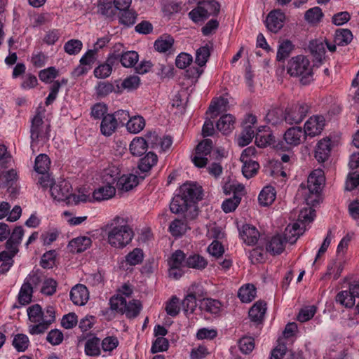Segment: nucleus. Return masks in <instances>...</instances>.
<instances>
[{
	"label": "nucleus",
	"mask_w": 359,
	"mask_h": 359,
	"mask_svg": "<svg viewBox=\"0 0 359 359\" xmlns=\"http://www.w3.org/2000/svg\"><path fill=\"white\" fill-rule=\"evenodd\" d=\"M325 182V177L322 170H315L309 176L306 183H302L299 189L304 196V200L308 205L314 206L318 203L319 194ZM316 216L315 210L311 206L300 210L297 222L288 224L285 229L283 238L285 242L294 244L297 238L304 233L305 226L303 225L311 223Z\"/></svg>",
	"instance_id": "nucleus-1"
},
{
	"label": "nucleus",
	"mask_w": 359,
	"mask_h": 359,
	"mask_svg": "<svg viewBox=\"0 0 359 359\" xmlns=\"http://www.w3.org/2000/svg\"><path fill=\"white\" fill-rule=\"evenodd\" d=\"M178 191L170 204V211L184 214V219H194L198 214L197 203L203 199L202 187L195 182H186Z\"/></svg>",
	"instance_id": "nucleus-2"
},
{
	"label": "nucleus",
	"mask_w": 359,
	"mask_h": 359,
	"mask_svg": "<svg viewBox=\"0 0 359 359\" xmlns=\"http://www.w3.org/2000/svg\"><path fill=\"white\" fill-rule=\"evenodd\" d=\"M108 243L114 248L122 249L127 246L134 237L133 228L128 218L116 216L106 226Z\"/></svg>",
	"instance_id": "nucleus-3"
},
{
	"label": "nucleus",
	"mask_w": 359,
	"mask_h": 359,
	"mask_svg": "<svg viewBox=\"0 0 359 359\" xmlns=\"http://www.w3.org/2000/svg\"><path fill=\"white\" fill-rule=\"evenodd\" d=\"M27 315L33 323L29 325V332L32 335L43 334L55 320V309L51 306L42 311L40 305H32L27 309Z\"/></svg>",
	"instance_id": "nucleus-4"
},
{
	"label": "nucleus",
	"mask_w": 359,
	"mask_h": 359,
	"mask_svg": "<svg viewBox=\"0 0 359 359\" xmlns=\"http://www.w3.org/2000/svg\"><path fill=\"white\" fill-rule=\"evenodd\" d=\"M287 72L291 76H301L300 81L307 85L313 81V69L309 60L304 55L292 57L287 62Z\"/></svg>",
	"instance_id": "nucleus-5"
},
{
	"label": "nucleus",
	"mask_w": 359,
	"mask_h": 359,
	"mask_svg": "<svg viewBox=\"0 0 359 359\" xmlns=\"http://www.w3.org/2000/svg\"><path fill=\"white\" fill-rule=\"evenodd\" d=\"M110 308L122 314H125L128 318H136L142 310V304L139 300L132 299L127 301L120 295H115L109 300Z\"/></svg>",
	"instance_id": "nucleus-6"
},
{
	"label": "nucleus",
	"mask_w": 359,
	"mask_h": 359,
	"mask_svg": "<svg viewBox=\"0 0 359 359\" xmlns=\"http://www.w3.org/2000/svg\"><path fill=\"white\" fill-rule=\"evenodd\" d=\"M305 139V131L301 127H291L285 131L283 140H279L273 147L278 151H289L293 147L300 144Z\"/></svg>",
	"instance_id": "nucleus-7"
},
{
	"label": "nucleus",
	"mask_w": 359,
	"mask_h": 359,
	"mask_svg": "<svg viewBox=\"0 0 359 359\" xmlns=\"http://www.w3.org/2000/svg\"><path fill=\"white\" fill-rule=\"evenodd\" d=\"M309 109L306 103H297L285 110L284 120L290 125L298 124L305 118Z\"/></svg>",
	"instance_id": "nucleus-8"
},
{
	"label": "nucleus",
	"mask_w": 359,
	"mask_h": 359,
	"mask_svg": "<svg viewBox=\"0 0 359 359\" xmlns=\"http://www.w3.org/2000/svg\"><path fill=\"white\" fill-rule=\"evenodd\" d=\"M49 131V126L44 124L41 114H36L32 120L31 138L32 142H46L48 139Z\"/></svg>",
	"instance_id": "nucleus-9"
},
{
	"label": "nucleus",
	"mask_w": 359,
	"mask_h": 359,
	"mask_svg": "<svg viewBox=\"0 0 359 359\" xmlns=\"http://www.w3.org/2000/svg\"><path fill=\"white\" fill-rule=\"evenodd\" d=\"M212 148V141L210 139H205L196 147L195 155L192 157V162L198 168L206 166L208 159V155H210Z\"/></svg>",
	"instance_id": "nucleus-10"
},
{
	"label": "nucleus",
	"mask_w": 359,
	"mask_h": 359,
	"mask_svg": "<svg viewBox=\"0 0 359 359\" xmlns=\"http://www.w3.org/2000/svg\"><path fill=\"white\" fill-rule=\"evenodd\" d=\"M72 186L70 183L65 180H60L51 184L50 192L53 198L57 201H65L67 203L68 198L70 197Z\"/></svg>",
	"instance_id": "nucleus-11"
},
{
	"label": "nucleus",
	"mask_w": 359,
	"mask_h": 359,
	"mask_svg": "<svg viewBox=\"0 0 359 359\" xmlns=\"http://www.w3.org/2000/svg\"><path fill=\"white\" fill-rule=\"evenodd\" d=\"M285 13L280 9L270 11L266 17L265 23L267 29L273 33H277L284 25Z\"/></svg>",
	"instance_id": "nucleus-12"
},
{
	"label": "nucleus",
	"mask_w": 359,
	"mask_h": 359,
	"mask_svg": "<svg viewBox=\"0 0 359 359\" xmlns=\"http://www.w3.org/2000/svg\"><path fill=\"white\" fill-rule=\"evenodd\" d=\"M325 125V119L324 116L316 115L311 116L305 123L304 128L305 135L314 137L321 133Z\"/></svg>",
	"instance_id": "nucleus-13"
},
{
	"label": "nucleus",
	"mask_w": 359,
	"mask_h": 359,
	"mask_svg": "<svg viewBox=\"0 0 359 359\" xmlns=\"http://www.w3.org/2000/svg\"><path fill=\"white\" fill-rule=\"evenodd\" d=\"M97 9L102 15L111 20L116 18L119 11L114 0H99Z\"/></svg>",
	"instance_id": "nucleus-14"
},
{
	"label": "nucleus",
	"mask_w": 359,
	"mask_h": 359,
	"mask_svg": "<svg viewBox=\"0 0 359 359\" xmlns=\"http://www.w3.org/2000/svg\"><path fill=\"white\" fill-rule=\"evenodd\" d=\"M24 231L20 226H15L13 230L6 243V250L11 252V255H15L18 252V246L21 243Z\"/></svg>",
	"instance_id": "nucleus-15"
},
{
	"label": "nucleus",
	"mask_w": 359,
	"mask_h": 359,
	"mask_svg": "<svg viewBox=\"0 0 359 359\" xmlns=\"http://www.w3.org/2000/svg\"><path fill=\"white\" fill-rule=\"evenodd\" d=\"M89 298L87 287L81 284H78L72 287L70 292V299L72 302L78 306L84 305Z\"/></svg>",
	"instance_id": "nucleus-16"
},
{
	"label": "nucleus",
	"mask_w": 359,
	"mask_h": 359,
	"mask_svg": "<svg viewBox=\"0 0 359 359\" xmlns=\"http://www.w3.org/2000/svg\"><path fill=\"white\" fill-rule=\"evenodd\" d=\"M239 234L245 243L248 245L256 244L259 237V233L257 229L250 224L243 225Z\"/></svg>",
	"instance_id": "nucleus-17"
},
{
	"label": "nucleus",
	"mask_w": 359,
	"mask_h": 359,
	"mask_svg": "<svg viewBox=\"0 0 359 359\" xmlns=\"http://www.w3.org/2000/svg\"><path fill=\"white\" fill-rule=\"evenodd\" d=\"M266 311V303L264 301L259 300L250 308L248 314L251 321L257 324L262 323L264 320Z\"/></svg>",
	"instance_id": "nucleus-18"
},
{
	"label": "nucleus",
	"mask_w": 359,
	"mask_h": 359,
	"mask_svg": "<svg viewBox=\"0 0 359 359\" xmlns=\"http://www.w3.org/2000/svg\"><path fill=\"white\" fill-rule=\"evenodd\" d=\"M92 241L87 236H79L72 239L68 244L69 250L72 253H81L91 245Z\"/></svg>",
	"instance_id": "nucleus-19"
},
{
	"label": "nucleus",
	"mask_w": 359,
	"mask_h": 359,
	"mask_svg": "<svg viewBox=\"0 0 359 359\" xmlns=\"http://www.w3.org/2000/svg\"><path fill=\"white\" fill-rule=\"evenodd\" d=\"M174 38L168 34H164L158 37V53H164L166 56L174 55L175 48L174 46Z\"/></svg>",
	"instance_id": "nucleus-20"
},
{
	"label": "nucleus",
	"mask_w": 359,
	"mask_h": 359,
	"mask_svg": "<svg viewBox=\"0 0 359 359\" xmlns=\"http://www.w3.org/2000/svg\"><path fill=\"white\" fill-rule=\"evenodd\" d=\"M331 152L330 139H323L319 141L316 149L315 157L318 162H325L328 159Z\"/></svg>",
	"instance_id": "nucleus-21"
},
{
	"label": "nucleus",
	"mask_w": 359,
	"mask_h": 359,
	"mask_svg": "<svg viewBox=\"0 0 359 359\" xmlns=\"http://www.w3.org/2000/svg\"><path fill=\"white\" fill-rule=\"evenodd\" d=\"M116 194V188L110 183L101 186L93 193V198L97 201H105L111 198Z\"/></svg>",
	"instance_id": "nucleus-22"
},
{
	"label": "nucleus",
	"mask_w": 359,
	"mask_h": 359,
	"mask_svg": "<svg viewBox=\"0 0 359 359\" xmlns=\"http://www.w3.org/2000/svg\"><path fill=\"white\" fill-rule=\"evenodd\" d=\"M118 128V123L116 122L115 118L113 116L112 114H107L102 118L100 124V130L104 135H111Z\"/></svg>",
	"instance_id": "nucleus-23"
},
{
	"label": "nucleus",
	"mask_w": 359,
	"mask_h": 359,
	"mask_svg": "<svg viewBox=\"0 0 359 359\" xmlns=\"http://www.w3.org/2000/svg\"><path fill=\"white\" fill-rule=\"evenodd\" d=\"M235 118L230 114L220 117L216 123L217 129L224 135L230 133L234 129Z\"/></svg>",
	"instance_id": "nucleus-24"
},
{
	"label": "nucleus",
	"mask_w": 359,
	"mask_h": 359,
	"mask_svg": "<svg viewBox=\"0 0 359 359\" xmlns=\"http://www.w3.org/2000/svg\"><path fill=\"white\" fill-rule=\"evenodd\" d=\"M139 184V178L137 176L128 174L123 175L118 178L116 186L118 189L128 191L133 189Z\"/></svg>",
	"instance_id": "nucleus-25"
},
{
	"label": "nucleus",
	"mask_w": 359,
	"mask_h": 359,
	"mask_svg": "<svg viewBox=\"0 0 359 359\" xmlns=\"http://www.w3.org/2000/svg\"><path fill=\"white\" fill-rule=\"evenodd\" d=\"M309 49L315 60L321 64L325 57V48L323 42L318 39L312 40L309 43Z\"/></svg>",
	"instance_id": "nucleus-26"
},
{
	"label": "nucleus",
	"mask_w": 359,
	"mask_h": 359,
	"mask_svg": "<svg viewBox=\"0 0 359 359\" xmlns=\"http://www.w3.org/2000/svg\"><path fill=\"white\" fill-rule=\"evenodd\" d=\"M285 239L280 235L273 236L266 244V250L271 255H280L285 249Z\"/></svg>",
	"instance_id": "nucleus-27"
},
{
	"label": "nucleus",
	"mask_w": 359,
	"mask_h": 359,
	"mask_svg": "<svg viewBox=\"0 0 359 359\" xmlns=\"http://www.w3.org/2000/svg\"><path fill=\"white\" fill-rule=\"evenodd\" d=\"M208 265L207 260L198 254L190 255L185 261L184 266L196 270H203Z\"/></svg>",
	"instance_id": "nucleus-28"
},
{
	"label": "nucleus",
	"mask_w": 359,
	"mask_h": 359,
	"mask_svg": "<svg viewBox=\"0 0 359 359\" xmlns=\"http://www.w3.org/2000/svg\"><path fill=\"white\" fill-rule=\"evenodd\" d=\"M256 287L252 284H246L242 286L238 292V296L242 302H252L256 297Z\"/></svg>",
	"instance_id": "nucleus-29"
},
{
	"label": "nucleus",
	"mask_w": 359,
	"mask_h": 359,
	"mask_svg": "<svg viewBox=\"0 0 359 359\" xmlns=\"http://www.w3.org/2000/svg\"><path fill=\"white\" fill-rule=\"evenodd\" d=\"M353 40V34L348 29H337L334 37V43L337 46H344Z\"/></svg>",
	"instance_id": "nucleus-30"
},
{
	"label": "nucleus",
	"mask_w": 359,
	"mask_h": 359,
	"mask_svg": "<svg viewBox=\"0 0 359 359\" xmlns=\"http://www.w3.org/2000/svg\"><path fill=\"white\" fill-rule=\"evenodd\" d=\"M140 83V80L139 76H130L125 79L121 83L117 81L116 93H121L123 90H132L133 89L137 88Z\"/></svg>",
	"instance_id": "nucleus-31"
},
{
	"label": "nucleus",
	"mask_w": 359,
	"mask_h": 359,
	"mask_svg": "<svg viewBox=\"0 0 359 359\" xmlns=\"http://www.w3.org/2000/svg\"><path fill=\"white\" fill-rule=\"evenodd\" d=\"M276 199V192L271 186H266L261 191L258 200L261 205L269 206Z\"/></svg>",
	"instance_id": "nucleus-32"
},
{
	"label": "nucleus",
	"mask_w": 359,
	"mask_h": 359,
	"mask_svg": "<svg viewBox=\"0 0 359 359\" xmlns=\"http://www.w3.org/2000/svg\"><path fill=\"white\" fill-rule=\"evenodd\" d=\"M145 126V121L141 116H134L130 117L126 123L127 130L133 134H136L142 131Z\"/></svg>",
	"instance_id": "nucleus-33"
},
{
	"label": "nucleus",
	"mask_w": 359,
	"mask_h": 359,
	"mask_svg": "<svg viewBox=\"0 0 359 359\" xmlns=\"http://www.w3.org/2000/svg\"><path fill=\"white\" fill-rule=\"evenodd\" d=\"M157 163V156L154 152H148L144 157L140 159L138 168L142 172H147Z\"/></svg>",
	"instance_id": "nucleus-34"
},
{
	"label": "nucleus",
	"mask_w": 359,
	"mask_h": 359,
	"mask_svg": "<svg viewBox=\"0 0 359 359\" xmlns=\"http://www.w3.org/2000/svg\"><path fill=\"white\" fill-rule=\"evenodd\" d=\"M274 136L269 131L259 130L255 135V143L257 147L264 148L271 144H276Z\"/></svg>",
	"instance_id": "nucleus-35"
},
{
	"label": "nucleus",
	"mask_w": 359,
	"mask_h": 359,
	"mask_svg": "<svg viewBox=\"0 0 359 359\" xmlns=\"http://www.w3.org/2000/svg\"><path fill=\"white\" fill-rule=\"evenodd\" d=\"M146 143L142 137H136L130 142L129 149L133 156H140L147 150Z\"/></svg>",
	"instance_id": "nucleus-36"
},
{
	"label": "nucleus",
	"mask_w": 359,
	"mask_h": 359,
	"mask_svg": "<svg viewBox=\"0 0 359 359\" xmlns=\"http://www.w3.org/2000/svg\"><path fill=\"white\" fill-rule=\"evenodd\" d=\"M187 219L185 220L175 219L172 221L169 226V231L175 237H179L186 233L188 226L187 223Z\"/></svg>",
	"instance_id": "nucleus-37"
},
{
	"label": "nucleus",
	"mask_w": 359,
	"mask_h": 359,
	"mask_svg": "<svg viewBox=\"0 0 359 359\" xmlns=\"http://www.w3.org/2000/svg\"><path fill=\"white\" fill-rule=\"evenodd\" d=\"M227 100L223 97L212 100L206 113L210 114V118L215 119L224 109Z\"/></svg>",
	"instance_id": "nucleus-38"
},
{
	"label": "nucleus",
	"mask_w": 359,
	"mask_h": 359,
	"mask_svg": "<svg viewBox=\"0 0 359 359\" xmlns=\"http://www.w3.org/2000/svg\"><path fill=\"white\" fill-rule=\"evenodd\" d=\"M294 49V45L290 40H285L278 46L276 60L279 62L284 61L288 57Z\"/></svg>",
	"instance_id": "nucleus-39"
},
{
	"label": "nucleus",
	"mask_w": 359,
	"mask_h": 359,
	"mask_svg": "<svg viewBox=\"0 0 359 359\" xmlns=\"http://www.w3.org/2000/svg\"><path fill=\"white\" fill-rule=\"evenodd\" d=\"M197 299L187 292V294L181 302L182 311L185 316L192 314L197 306Z\"/></svg>",
	"instance_id": "nucleus-40"
},
{
	"label": "nucleus",
	"mask_w": 359,
	"mask_h": 359,
	"mask_svg": "<svg viewBox=\"0 0 359 359\" xmlns=\"http://www.w3.org/2000/svg\"><path fill=\"white\" fill-rule=\"evenodd\" d=\"M50 160L46 154H39L35 159L34 170L39 174L47 172L50 168Z\"/></svg>",
	"instance_id": "nucleus-41"
},
{
	"label": "nucleus",
	"mask_w": 359,
	"mask_h": 359,
	"mask_svg": "<svg viewBox=\"0 0 359 359\" xmlns=\"http://www.w3.org/2000/svg\"><path fill=\"white\" fill-rule=\"evenodd\" d=\"M165 310L168 316H177L180 311V299L175 295L172 296L165 302Z\"/></svg>",
	"instance_id": "nucleus-42"
},
{
	"label": "nucleus",
	"mask_w": 359,
	"mask_h": 359,
	"mask_svg": "<svg viewBox=\"0 0 359 359\" xmlns=\"http://www.w3.org/2000/svg\"><path fill=\"white\" fill-rule=\"evenodd\" d=\"M323 15L322 9L316 6L306 11L304 18L309 23L316 25L321 21Z\"/></svg>",
	"instance_id": "nucleus-43"
},
{
	"label": "nucleus",
	"mask_w": 359,
	"mask_h": 359,
	"mask_svg": "<svg viewBox=\"0 0 359 359\" xmlns=\"http://www.w3.org/2000/svg\"><path fill=\"white\" fill-rule=\"evenodd\" d=\"M144 259V252L142 249L136 248L128 253L125 257V262L130 266L140 264Z\"/></svg>",
	"instance_id": "nucleus-44"
},
{
	"label": "nucleus",
	"mask_w": 359,
	"mask_h": 359,
	"mask_svg": "<svg viewBox=\"0 0 359 359\" xmlns=\"http://www.w3.org/2000/svg\"><path fill=\"white\" fill-rule=\"evenodd\" d=\"M203 309L211 314H219L222 311V303L215 299L206 298L202 303Z\"/></svg>",
	"instance_id": "nucleus-45"
},
{
	"label": "nucleus",
	"mask_w": 359,
	"mask_h": 359,
	"mask_svg": "<svg viewBox=\"0 0 359 359\" xmlns=\"http://www.w3.org/2000/svg\"><path fill=\"white\" fill-rule=\"evenodd\" d=\"M119 11L120 15L118 17V20L120 24L126 27H131L135 23L137 18V14L135 12L130 11L128 8Z\"/></svg>",
	"instance_id": "nucleus-46"
},
{
	"label": "nucleus",
	"mask_w": 359,
	"mask_h": 359,
	"mask_svg": "<svg viewBox=\"0 0 359 359\" xmlns=\"http://www.w3.org/2000/svg\"><path fill=\"white\" fill-rule=\"evenodd\" d=\"M255 138V131L251 126H245L238 138V144L240 147H245L249 144Z\"/></svg>",
	"instance_id": "nucleus-47"
},
{
	"label": "nucleus",
	"mask_w": 359,
	"mask_h": 359,
	"mask_svg": "<svg viewBox=\"0 0 359 359\" xmlns=\"http://www.w3.org/2000/svg\"><path fill=\"white\" fill-rule=\"evenodd\" d=\"M242 162L243 163L242 172L246 178L250 179L257 174L259 168V165L257 161L247 160Z\"/></svg>",
	"instance_id": "nucleus-48"
},
{
	"label": "nucleus",
	"mask_w": 359,
	"mask_h": 359,
	"mask_svg": "<svg viewBox=\"0 0 359 359\" xmlns=\"http://www.w3.org/2000/svg\"><path fill=\"white\" fill-rule=\"evenodd\" d=\"M337 303L346 308H352L355 304V299L351 294L350 290H343L339 292L335 298Z\"/></svg>",
	"instance_id": "nucleus-49"
},
{
	"label": "nucleus",
	"mask_w": 359,
	"mask_h": 359,
	"mask_svg": "<svg viewBox=\"0 0 359 359\" xmlns=\"http://www.w3.org/2000/svg\"><path fill=\"white\" fill-rule=\"evenodd\" d=\"M187 292L194 296L198 301H204L208 295V292L201 283H193L187 290Z\"/></svg>",
	"instance_id": "nucleus-50"
},
{
	"label": "nucleus",
	"mask_w": 359,
	"mask_h": 359,
	"mask_svg": "<svg viewBox=\"0 0 359 359\" xmlns=\"http://www.w3.org/2000/svg\"><path fill=\"white\" fill-rule=\"evenodd\" d=\"M32 286L23 283L18 294L19 303L22 305L28 304L32 301Z\"/></svg>",
	"instance_id": "nucleus-51"
},
{
	"label": "nucleus",
	"mask_w": 359,
	"mask_h": 359,
	"mask_svg": "<svg viewBox=\"0 0 359 359\" xmlns=\"http://www.w3.org/2000/svg\"><path fill=\"white\" fill-rule=\"evenodd\" d=\"M13 345L18 352H24L29 346V338L24 334H18L13 338Z\"/></svg>",
	"instance_id": "nucleus-52"
},
{
	"label": "nucleus",
	"mask_w": 359,
	"mask_h": 359,
	"mask_svg": "<svg viewBox=\"0 0 359 359\" xmlns=\"http://www.w3.org/2000/svg\"><path fill=\"white\" fill-rule=\"evenodd\" d=\"M186 259L187 257L184 252L181 250H177L172 253L168 260V266L182 267L184 266Z\"/></svg>",
	"instance_id": "nucleus-53"
},
{
	"label": "nucleus",
	"mask_w": 359,
	"mask_h": 359,
	"mask_svg": "<svg viewBox=\"0 0 359 359\" xmlns=\"http://www.w3.org/2000/svg\"><path fill=\"white\" fill-rule=\"evenodd\" d=\"M138 61V54L135 51H127L121 53L120 62L125 67H132Z\"/></svg>",
	"instance_id": "nucleus-54"
},
{
	"label": "nucleus",
	"mask_w": 359,
	"mask_h": 359,
	"mask_svg": "<svg viewBox=\"0 0 359 359\" xmlns=\"http://www.w3.org/2000/svg\"><path fill=\"white\" fill-rule=\"evenodd\" d=\"M59 75L58 70L54 67H50L42 69L39 73L40 80L46 83H50Z\"/></svg>",
	"instance_id": "nucleus-55"
},
{
	"label": "nucleus",
	"mask_w": 359,
	"mask_h": 359,
	"mask_svg": "<svg viewBox=\"0 0 359 359\" xmlns=\"http://www.w3.org/2000/svg\"><path fill=\"white\" fill-rule=\"evenodd\" d=\"M210 55V51L209 46L208 45L202 46L196 50L195 62L201 67L206 64Z\"/></svg>",
	"instance_id": "nucleus-56"
},
{
	"label": "nucleus",
	"mask_w": 359,
	"mask_h": 359,
	"mask_svg": "<svg viewBox=\"0 0 359 359\" xmlns=\"http://www.w3.org/2000/svg\"><path fill=\"white\" fill-rule=\"evenodd\" d=\"M15 255H11V252L5 250L0 253V260L2 264L0 266V273H6L11 266L13 265V257Z\"/></svg>",
	"instance_id": "nucleus-57"
},
{
	"label": "nucleus",
	"mask_w": 359,
	"mask_h": 359,
	"mask_svg": "<svg viewBox=\"0 0 359 359\" xmlns=\"http://www.w3.org/2000/svg\"><path fill=\"white\" fill-rule=\"evenodd\" d=\"M181 10V4L177 2L167 1L163 4L162 12L164 16L168 18L174 14L180 12Z\"/></svg>",
	"instance_id": "nucleus-58"
},
{
	"label": "nucleus",
	"mask_w": 359,
	"mask_h": 359,
	"mask_svg": "<svg viewBox=\"0 0 359 359\" xmlns=\"http://www.w3.org/2000/svg\"><path fill=\"white\" fill-rule=\"evenodd\" d=\"M241 201V197L236 196L226 199L222 204V210L226 213L233 212L240 204Z\"/></svg>",
	"instance_id": "nucleus-59"
},
{
	"label": "nucleus",
	"mask_w": 359,
	"mask_h": 359,
	"mask_svg": "<svg viewBox=\"0 0 359 359\" xmlns=\"http://www.w3.org/2000/svg\"><path fill=\"white\" fill-rule=\"evenodd\" d=\"M117 88L115 89L113 84L109 82L100 81L95 87L96 94L99 97H105L112 93H116Z\"/></svg>",
	"instance_id": "nucleus-60"
},
{
	"label": "nucleus",
	"mask_w": 359,
	"mask_h": 359,
	"mask_svg": "<svg viewBox=\"0 0 359 359\" xmlns=\"http://www.w3.org/2000/svg\"><path fill=\"white\" fill-rule=\"evenodd\" d=\"M83 43L80 40L71 39L65 43L64 49L69 55H76L82 49Z\"/></svg>",
	"instance_id": "nucleus-61"
},
{
	"label": "nucleus",
	"mask_w": 359,
	"mask_h": 359,
	"mask_svg": "<svg viewBox=\"0 0 359 359\" xmlns=\"http://www.w3.org/2000/svg\"><path fill=\"white\" fill-rule=\"evenodd\" d=\"M85 352L87 355L91 356L100 355V339L98 338H94L88 340L86 343Z\"/></svg>",
	"instance_id": "nucleus-62"
},
{
	"label": "nucleus",
	"mask_w": 359,
	"mask_h": 359,
	"mask_svg": "<svg viewBox=\"0 0 359 359\" xmlns=\"http://www.w3.org/2000/svg\"><path fill=\"white\" fill-rule=\"evenodd\" d=\"M203 9L207 11V16H217L220 10V4L215 0H205L202 3Z\"/></svg>",
	"instance_id": "nucleus-63"
},
{
	"label": "nucleus",
	"mask_w": 359,
	"mask_h": 359,
	"mask_svg": "<svg viewBox=\"0 0 359 359\" xmlns=\"http://www.w3.org/2000/svg\"><path fill=\"white\" fill-rule=\"evenodd\" d=\"M239 348L242 353L248 354L255 348V339L251 337H244L239 340Z\"/></svg>",
	"instance_id": "nucleus-64"
}]
</instances>
